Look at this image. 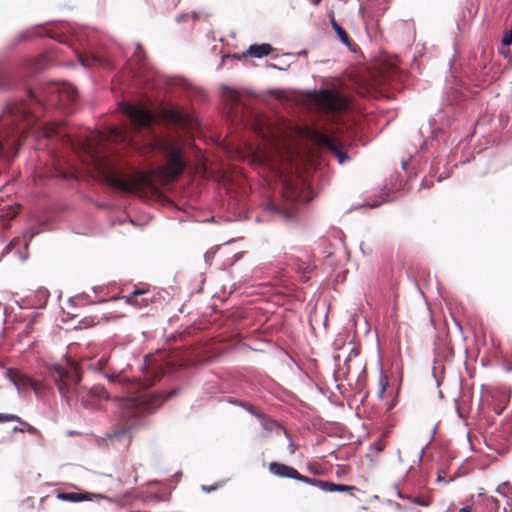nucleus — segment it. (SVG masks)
I'll use <instances>...</instances> for the list:
<instances>
[{"label":"nucleus","mask_w":512,"mask_h":512,"mask_svg":"<svg viewBox=\"0 0 512 512\" xmlns=\"http://www.w3.org/2000/svg\"><path fill=\"white\" fill-rule=\"evenodd\" d=\"M85 153H87L88 155H90L91 157L93 158H97L96 157V151H95V148L93 146V144L91 143L90 140H86L84 143L81 144V147H80Z\"/></svg>","instance_id":"nucleus-26"},{"label":"nucleus","mask_w":512,"mask_h":512,"mask_svg":"<svg viewBox=\"0 0 512 512\" xmlns=\"http://www.w3.org/2000/svg\"><path fill=\"white\" fill-rule=\"evenodd\" d=\"M283 196L288 197V200L286 207L279 208V212L285 219L290 220L295 216L296 213L295 200L297 198V193L296 190L287 182L283 184Z\"/></svg>","instance_id":"nucleus-14"},{"label":"nucleus","mask_w":512,"mask_h":512,"mask_svg":"<svg viewBox=\"0 0 512 512\" xmlns=\"http://www.w3.org/2000/svg\"><path fill=\"white\" fill-rule=\"evenodd\" d=\"M311 485L318 487L326 492H347L351 496H355L356 492H361V490L356 486L337 484L334 482L324 481L316 478L312 479Z\"/></svg>","instance_id":"nucleus-12"},{"label":"nucleus","mask_w":512,"mask_h":512,"mask_svg":"<svg viewBox=\"0 0 512 512\" xmlns=\"http://www.w3.org/2000/svg\"><path fill=\"white\" fill-rule=\"evenodd\" d=\"M503 45H511L512 44V30L509 31L502 39Z\"/></svg>","instance_id":"nucleus-30"},{"label":"nucleus","mask_w":512,"mask_h":512,"mask_svg":"<svg viewBox=\"0 0 512 512\" xmlns=\"http://www.w3.org/2000/svg\"><path fill=\"white\" fill-rule=\"evenodd\" d=\"M56 134H57V131L54 128H48L45 131V136H47V137H51V136L56 135Z\"/></svg>","instance_id":"nucleus-34"},{"label":"nucleus","mask_w":512,"mask_h":512,"mask_svg":"<svg viewBox=\"0 0 512 512\" xmlns=\"http://www.w3.org/2000/svg\"><path fill=\"white\" fill-rule=\"evenodd\" d=\"M259 134H261L263 138L269 137L262 129H260Z\"/></svg>","instance_id":"nucleus-39"},{"label":"nucleus","mask_w":512,"mask_h":512,"mask_svg":"<svg viewBox=\"0 0 512 512\" xmlns=\"http://www.w3.org/2000/svg\"><path fill=\"white\" fill-rule=\"evenodd\" d=\"M257 418L260 420V423L264 430L273 432V431H283L284 434L289 438L287 430L282 427L276 420L268 417L266 414H258Z\"/></svg>","instance_id":"nucleus-18"},{"label":"nucleus","mask_w":512,"mask_h":512,"mask_svg":"<svg viewBox=\"0 0 512 512\" xmlns=\"http://www.w3.org/2000/svg\"><path fill=\"white\" fill-rule=\"evenodd\" d=\"M59 498L65 501L70 502H80L85 500H93L94 498L100 499H108L106 496L102 494H92V493H61L59 494Z\"/></svg>","instance_id":"nucleus-16"},{"label":"nucleus","mask_w":512,"mask_h":512,"mask_svg":"<svg viewBox=\"0 0 512 512\" xmlns=\"http://www.w3.org/2000/svg\"><path fill=\"white\" fill-rule=\"evenodd\" d=\"M153 375H147L145 379L138 383L137 392L124 398L120 404V419L123 427L115 432L114 437H120L127 434L135 427L139 419L143 416L154 413L163 403L175 395L177 390H170L168 393H148L144 390L151 387L156 381L161 379L163 372L160 369L153 371Z\"/></svg>","instance_id":"nucleus-1"},{"label":"nucleus","mask_w":512,"mask_h":512,"mask_svg":"<svg viewBox=\"0 0 512 512\" xmlns=\"http://www.w3.org/2000/svg\"><path fill=\"white\" fill-rule=\"evenodd\" d=\"M458 512H473L472 506H466L458 510Z\"/></svg>","instance_id":"nucleus-35"},{"label":"nucleus","mask_w":512,"mask_h":512,"mask_svg":"<svg viewBox=\"0 0 512 512\" xmlns=\"http://www.w3.org/2000/svg\"><path fill=\"white\" fill-rule=\"evenodd\" d=\"M335 32L343 44H345L347 46L350 45V38H349L348 34L346 33V31L341 26L337 27Z\"/></svg>","instance_id":"nucleus-27"},{"label":"nucleus","mask_w":512,"mask_h":512,"mask_svg":"<svg viewBox=\"0 0 512 512\" xmlns=\"http://www.w3.org/2000/svg\"><path fill=\"white\" fill-rule=\"evenodd\" d=\"M289 451H290V454H294L296 452V450L298 449V446L296 444H294V442L289 438Z\"/></svg>","instance_id":"nucleus-31"},{"label":"nucleus","mask_w":512,"mask_h":512,"mask_svg":"<svg viewBox=\"0 0 512 512\" xmlns=\"http://www.w3.org/2000/svg\"><path fill=\"white\" fill-rule=\"evenodd\" d=\"M106 363H107V359H105V358H103V357H102V358H100V359L97 361V368H98L99 370L104 369V367H105Z\"/></svg>","instance_id":"nucleus-32"},{"label":"nucleus","mask_w":512,"mask_h":512,"mask_svg":"<svg viewBox=\"0 0 512 512\" xmlns=\"http://www.w3.org/2000/svg\"><path fill=\"white\" fill-rule=\"evenodd\" d=\"M331 25L334 30H336L337 27H340V25L335 21L334 17L331 18Z\"/></svg>","instance_id":"nucleus-36"},{"label":"nucleus","mask_w":512,"mask_h":512,"mask_svg":"<svg viewBox=\"0 0 512 512\" xmlns=\"http://www.w3.org/2000/svg\"><path fill=\"white\" fill-rule=\"evenodd\" d=\"M49 371L64 398L80 397L81 374L77 365L74 363H66L65 365L57 363L51 365Z\"/></svg>","instance_id":"nucleus-4"},{"label":"nucleus","mask_w":512,"mask_h":512,"mask_svg":"<svg viewBox=\"0 0 512 512\" xmlns=\"http://www.w3.org/2000/svg\"><path fill=\"white\" fill-rule=\"evenodd\" d=\"M9 421H16V422H19L20 424H22L24 427H17L15 426L13 428V432H28L30 434H36L37 433V429L35 427H33L32 425H30L29 423L25 422L24 420H22L19 416L15 415V414H8V413H0V422H9Z\"/></svg>","instance_id":"nucleus-15"},{"label":"nucleus","mask_w":512,"mask_h":512,"mask_svg":"<svg viewBox=\"0 0 512 512\" xmlns=\"http://www.w3.org/2000/svg\"><path fill=\"white\" fill-rule=\"evenodd\" d=\"M7 376L19 392H29L32 390L36 395H39L45 388L41 381L34 380L19 369H9Z\"/></svg>","instance_id":"nucleus-10"},{"label":"nucleus","mask_w":512,"mask_h":512,"mask_svg":"<svg viewBox=\"0 0 512 512\" xmlns=\"http://www.w3.org/2000/svg\"><path fill=\"white\" fill-rule=\"evenodd\" d=\"M411 503L428 507L432 504L433 498L428 495L408 496L406 497Z\"/></svg>","instance_id":"nucleus-23"},{"label":"nucleus","mask_w":512,"mask_h":512,"mask_svg":"<svg viewBox=\"0 0 512 512\" xmlns=\"http://www.w3.org/2000/svg\"><path fill=\"white\" fill-rule=\"evenodd\" d=\"M303 134L314 144L331 151L337 157L340 164H343L348 159L347 154L341 149L335 140L324 132L312 127H305Z\"/></svg>","instance_id":"nucleus-8"},{"label":"nucleus","mask_w":512,"mask_h":512,"mask_svg":"<svg viewBox=\"0 0 512 512\" xmlns=\"http://www.w3.org/2000/svg\"><path fill=\"white\" fill-rule=\"evenodd\" d=\"M69 142H70L72 148L76 149L75 144H74V142L71 139H69Z\"/></svg>","instance_id":"nucleus-40"},{"label":"nucleus","mask_w":512,"mask_h":512,"mask_svg":"<svg viewBox=\"0 0 512 512\" xmlns=\"http://www.w3.org/2000/svg\"><path fill=\"white\" fill-rule=\"evenodd\" d=\"M306 99L319 111L329 114H339L349 107V99L332 89L308 91Z\"/></svg>","instance_id":"nucleus-5"},{"label":"nucleus","mask_w":512,"mask_h":512,"mask_svg":"<svg viewBox=\"0 0 512 512\" xmlns=\"http://www.w3.org/2000/svg\"><path fill=\"white\" fill-rule=\"evenodd\" d=\"M290 261H292L296 271L305 277L307 274L311 273L313 270V266L309 261H303L299 258H291Z\"/></svg>","instance_id":"nucleus-21"},{"label":"nucleus","mask_w":512,"mask_h":512,"mask_svg":"<svg viewBox=\"0 0 512 512\" xmlns=\"http://www.w3.org/2000/svg\"><path fill=\"white\" fill-rule=\"evenodd\" d=\"M396 507L399 509V510H403L404 512H419L417 509H415L414 507H411V508H406V507H401L400 504H397Z\"/></svg>","instance_id":"nucleus-33"},{"label":"nucleus","mask_w":512,"mask_h":512,"mask_svg":"<svg viewBox=\"0 0 512 512\" xmlns=\"http://www.w3.org/2000/svg\"><path fill=\"white\" fill-rule=\"evenodd\" d=\"M159 148L166 159V164L161 168V174L167 181H174L186 168L183 149L176 141L170 139L160 141Z\"/></svg>","instance_id":"nucleus-6"},{"label":"nucleus","mask_w":512,"mask_h":512,"mask_svg":"<svg viewBox=\"0 0 512 512\" xmlns=\"http://www.w3.org/2000/svg\"><path fill=\"white\" fill-rule=\"evenodd\" d=\"M378 386H379L378 397L380 399H385L387 397V389L389 387V379L386 375H384V374L380 375Z\"/></svg>","instance_id":"nucleus-24"},{"label":"nucleus","mask_w":512,"mask_h":512,"mask_svg":"<svg viewBox=\"0 0 512 512\" xmlns=\"http://www.w3.org/2000/svg\"><path fill=\"white\" fill-rule=\"evenodd\" d=\"M121 109L129 118L132 129L136 133L144 128H149L154 122L152 112L145 107L130 103H123L121 105Z\"/></svg>","instance_id":"nucleus-9"},{"label":"nucleus","mask_w":512,"mask_h":512,"mask_svg":"<svg viewBox=\"0 0 512 512\" xmlns=\"http://www.w3.org/2000/svg\"><path fill=\"white\" fill-rule=\"evenodd\" d=\"M35 320H31L30 322H28L26 324V326L24 327V329L20 332L19 336L21 338H24V337H29L32 333H34L35 331Z\"/></svg>","instance_id":"nucleus-25"},{"label":"nucleus","mask_w":512,"mask_h":512,"mask_svg":"<svg viewBox=\"0 0 512 512\" xmlns=\"http://www.w3.org/2000/svg\"><path fill=\"white\" fill-rule=\"evenodd\" d=\"M273 51V47L268 43L253 44L244 53V56H250L254 58H262L268 56Z\"/></svg>","instance_id":"nucleus-17"},{"label":"nucleus","mask_w":512,"mask_h":512,"mask_svg":"<svg viewBox=\"0 0 512 512\" xmlns=\"http://www.w3.org/2000/svg\"><path fill=\"white\" fill-rule=\"evenodd\" d=\"M497 492L505 500V505L503 507L504 512H512V485L504 483L498 487Z\"/></svg>","instance_id":"nucleus-19"},{"label":"nucleus","mask_w":512,"mask_h":512,"mask_svg":"<svg viewBox=\"0 0 512 512\" xmlns=\"http://www.w3.org/2000/svg\"><path fill=\"white\" fill-rule=\"evenodd\" d=\"M393 406H394V403H393V402L389 403V404H388V409H392V408H393Z\"/></svg>","instance_id":"nucleus-41"},{"label":"nucleus","mask_w":512,"mask_h":512,"mask_svg":"<svg viewBox=\"0 0 512 512\" xmlns=\"http://www.w3.org/2000/svg\"><path fill=\"white\" fill-rule=\"evenodd\" d=\"M102 175L106 184L126 193H136L151 182L149 175L145 173L125 176L111 168H104Z\"/></svg>","instance_id":"nucleus-7"},{"label":"nucleus","mask_w":512,"mask_h":512,"mask_svg":"<svg viewBox=\"0 0 512 512\" xmlns=\"http://www.w3.org/2000/svg\"><path fill=\"white\" fill-rule=\"evenodd\" d=\"M28 94L45 111L51 107H59L66 113L73 111V106L78 98L76 89L65 82L49 83L42 89L40 95H36L32 90H29Z\"/></svg>","instance_id":"nucleus-3"},{"label":"nucleus","mask_w":512,"mask_h":512,"mask_svg":"<svg viewBox=\"0 0 512 512\" xmlns=\"http://www.w3.org/2000/svg\"><path fill=\"white\" fill-rule=\"evenodd\" d=\"M161 115L163 119L171 123L181 124L184 121L182 114L175 109H163Z\"/></svg>","instance_id":"nucleus-22"},{"label":"nucleus","mask_w":512,"mask_h":512,"mask_svg":"<svg viewBox=\"0 0 512 512\" xmlns=\"http://www.w3.org/2000/svg\"><path fill=\"white\" fill-rule=\"evenodd\" d=\"M311 3L314 5V6H318L321 2V0H310Z\"/></svg>","instance_id":"nucleus-38"},{"label":"nucleus","mask_w":512,"mask_h":512,"mask_svg":"<svg viewBox=\"0 0 512 512\" xmlns=\"http://www.w3.org/2000/svg\"><path fill=\"white\" fill-rule=\"evenodd\" d=\"M493 501H494V503H495V505H496V507H497V508L499 507V505H500V504H501V502H502L500 499H497V498L493 499Z\"/></svg>","instance_id":"nucleus-37"},{"label":"nucleus","mask_w":512,"mask_h":512,"mask_svg":"<svg viewBox=\"0 0 512 512\" xmlns=\"http://www.w3.org/2000/svg\"><path fill=\"white\" fill-rule=\"evenodd\" d=\"M232 105H237L239 104L240 102V95L239 93H237L236 91L234 90H230L229 91V95H228Z\"/></svg>","instance_id":"nucleus-28"},{"label":"nucleus","mask_w":512,"mask_h":512,"mask_svg":"<svg viewBox=\"0 0 512 512\" xmlns=\"http://www.w3.org/2000/svg\"><path fill=\"white\" fill-rule=\"evenodd\" d=\"M111 140L121 143H130V134L119 127H112L109 132Z\"/></svg>","instance_id":"nucleus-20"},{"label":"nucleus","mask_w":512,"mask_h":512,"mask_svg":"<svg viewBox=\"0 0 512 512\" xmlns=\"http://www.w3.org/2000/svg\"><path fill=\"white\" fill-rule=\"evenodd\" d=\"M243 407L255 417H257L258 414H262V412H260L258 409H256L254 406L250 404H243Z\"/></svg>","instance_id":"nucleus-29"},{"label":"nucleus","mask_w":512,"mask_h":512,"mask_svg":"<svg viewBox=\"0 0 512 512\" xmlns=\"http://www.w3.org/2000/svg\"><path fill=\"white\" fill-rule=\"evenodd\" d=\"M268 469L271 474L277 477L295 479L308 485H311L313 479L300 474L295 468L280 462H271Z\"/></svg>","instance_id":"nucleus-11"},{"label":"nucleus","mask_w":512,"mask_h":512,"mask_svg":"<svg viewBox=\"0 0 512 512\" xmlns=\"http://www.w3.org/2000/svg\"><path fill=\"white\" fill-rule=\"evenodd\" d=\"M33 114L30 107L20 103L8 105L6 111L0 115V162L11 161L25 141V127L16 125V119L29 120Z\"/></svg>","instance_id":"nucleus-2"},{"label":"nucleus","mask_w":512,"mask_h":512,"mask_svg":"<svg viewBox=\"0 0 512 512\" xmlns=\"http://www.w3.org/2000/svg\"><path fill=\"white\" fill-rule=\"evenodd\" d=\"M150 291L148 288H135L129 295L123 296L122 298L129 305L136 308H144L149 305L152 298L149 296Z\"/></svg>","instance_id":"nucleus-13"}]
</instances>
